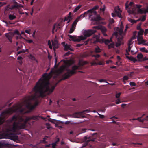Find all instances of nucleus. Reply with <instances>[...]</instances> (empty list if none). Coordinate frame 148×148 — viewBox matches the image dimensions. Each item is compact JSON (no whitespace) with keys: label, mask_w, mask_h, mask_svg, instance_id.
<instances>
[{"label":"nucleus","mask_w":148,"mask_h":148,"mask_svg":"<svg viewBox=\"0 0 148 148\" xmlns=\"http://www.w3.org/2000/svg\"><path fill=\"white\" fill-rule=\"evenodd\" d=\"M52 73L58 75L62 72L58 69L54 71H51L48 74L47 73H44L42 76V78L39 79L33 89L36 92L39 93L40 96L42 98L46 96L45 93L48 92V94H49L52 92L56 86L57 83L51 88H49V80L52 77Z\"/></svg>","instance_id":"1"},{"label":"nucleus","mask_w":148,"mask_h":148,"mask_svg":"<svg viewBox=\"0 0 148 148\" xmlns=\"http://www.w3.org/2000/svg\"><path fill=\"white\" fill-rule=\"evenodd\" d=\"M17 119L19 120V121L18 122H15L13 124L12 127L11 128L10 130L13 132H15L16 130H22V129H20L19 127L23 123H21L22 122L25 121V120L22 118V116L19 115L16 116L14 115L11 119L10 121L12 122L13 121H16Z\"/></svg>","instance_id":"2"},{"label":"nucleus","mask_w":148,"mask_h":148,"mask_svg":"<svg viewBox=\"0 0 148 148\" xmlns=\"http://www.w3.org/2000/svg\"><path fill=\"white\" fill-rule=\"evenodd\" d=\"M37 97L35 94L32 95L28 97V99H26L24 101V103L26 105V107L30 111L33 110L39 104L38 101H36L34 105H31V101L36 98Z\"/></svg>","instance_id":"3"},{"label":"nucleus","mask_w":148,"mask_h":148,"mask_svg":"<svg viewBox=\"0 0 148 148\" xmlns=\"http://www.w3.org/2000/svg\"><path fill=\"white\" fill-rule=\"evenodd\" d=\"M79 69V67L77 66L74 65L72 67L71 70H68V72L65 73L63 75V80H65L69 78L74 74H76V70Z\"/></svg>","instance_id":"4"},{"label":"nucleus","mask_w":148,"mask_h":148,"mask_svg":"<svg viewBox=\"0 0 148 148\" xmlns=\"http://www.w3.org/2000/svg\"><path fill=\"white\" fill-rule=\"evenodd\" d=\"M39 118H41V119H44L43 117L40 116L27 117L25 119V121L19 127V128L20 129H25L26 127V124L27 123L28 121L31 119L33 120H38Z\"/></svg>","instance_id":"5"},{"label":"nucleus","mask_w":148,"mask_h":148,"mask_svg":"<svg viewBox=\"0 0 148 148\" xmlns=\"http://www.w3.org/2000/svg\"><path fill=\"white\" fill-rule=\"evenodd\" d=\"M123 28L124 26L122 23L120 25V27H117L115 28V29H116V31L114 33V35L116 36V37H117L119 34L121 36H123V34H125L123 32Z\"/></svg>","instance_id":"6"},{"label":"nucleus","mask_w":148,"mask_h":148,"mask_svg":"<svg viewBox=\"0 0 148 148\" xmlns=\"http://www.w3.org/2000/svg\"><path fill=\"white\" fill-rule=\"evenodd\" d=\"M97 31L95 30L88 29L86 30L84 32V37H89L91 35L96 33Z\"/></svg>","instance_id":"7"},{"label":"nucleus","mask_w":148,"mask_h":148,"mask_svg":"<svg viewBox=\"0 0 148 148\" xmlns=\"http://www.w3.org/2000/svg\"><path fill=\"white\" fill-rule=\"evenodd\" d=\"M69 38L71 39V40L75 42H79L81 40H84L86 39V38L84 37L83 36H80L77 38L76 37H75L71 35H69Z\"/></svg>","instance_id":"8"},{"label":"nucleus","mask_w":148,"mask_h":148,"mask_svg":"<svg viewBox=\"0 0 148 148\" xmlns=\"http://www.w3.org/2000/svg\"><path fill=\"white\" fill-rule=\"evenodd\" d=\"M15 111L16 110L15 109H14L12 108H11L2 112L1 115H5L6 114H11Z\"/></svg>","instance_id":"9"},{"label":"nucleus","mask_w":148,"mask_h":148,"mask_svg":"<svg viewBox=\"0 0 148 148\" xmlns=\"http://www.w3.org/2000/svg\"><path fill=\"white\" fill-rule=\"evenodd\" d=\"M114 11L115 13L117 14V16L119 17V18H122V16L121 13L122 12V11L119 8V6H118L115 7L114 8Z\"/></svg>","instance_id":"10"},{"label":"nucleus","mask_w":148,"mask_h":148,"mask_svg":"<svg viewBox=\"0 0 148 148\" xmlns=\"http://www.w3.org/2000/svg\"><path fill=\"white\" fill-rule=\"evenodd\" d=\"M64 63L65 65H67L68 66H69L75 63V61L73 59H71L69 60H64Z\"/></svg>","instance_id":"11"},{"label":"nucleus","mask_w":148,"mask_h":148,"mask_svg":"<svg viewBox=\"0 0 148 148\" xmlns=\"http://www.w3.org/2000/svg\"><path fill=\"white\" fill-rule=\"evenodd\" d=\"M51 41L53 49L55 51L56 49L58 48L59 47L58 41L56 40H52Z\"/></svg>","instance_id":"12"},{"label":"nucleus","mask_w":148,"mask_h":148,"mask_svg":"<svg viewBox=\"0 0 148 148\" xmlns=\"http://www.w3.org/2000/svg\"><path fill=\"white\" fill-rule=\"evenodd\" d=\"M8 136L10 139L14 141H16L18 139V136L15 134H8Z\"/></svg>","instance_id":"13"},{"label":"nucleus","mask_w":148,"mask_h":148,"mask_svg":"<svg viewBox=\"0 0 148 148\" xmlns=\"http://www.w3.org/2000/svg\"><path fill=\"white\" fill-rule=\"evenodd\" d=\"M137 40L139 45L143 44L146 42V40H144L142 36H137Z\"/></svg>","instance_id":"14"},{"label":"nucleus","mask_w":148,"mask_h":148,"mask_svg":"<svg viewBox=\"0 0 148 148\" xmlns=\"http://www.w3.org/2000/svg\"><path fill=\"white\" fill-rule=\"evenodd\" d=\"M14 36V34L11 32L5 34V36L7 38L10 42H12V38Z\"/></svg>","instance_id":"15"},{"label":"nucleus","mask_w":148,"mask_h":148,"mask_svg":"<svg viewBox=\"0 0 148 148\" xmlns=\"http://www.w3.org/2000/svg\"><path fill=\"white\" fill-rule=\"evenodd\" d=\"M112 36L110 38V40H109L108 39H106L103 38L102 39H101V41L100 43H103L104 42L106 45H108L110 42H112Z\"/></svg>","instance_id":"16"},{"label":"nucleus","mask_w":148,"mask_h":148,"mask_svg":"<svg viewBox=\"0 0 148 148\" xmlns=\"http://www.w3.org/2000/svg\"><path fill=\"white\" fill-rule=\"evenodd\" d=\"M93 38L94 39H95V40L93 42V43H96L97 42H99L100 43V42L101 41V40L100 39H99V36L98 35H97L96 34H94L93 36Z\"/></svg>","instance_id":"17"},{"label":"nucleus","mask_w":148,"mask_h":148,"mask_svg":"<svg viewBox=\"0 0 148 148\" xmlns=\"http://www.w3.org/2000/svg\"><path fill=\"white\" fill-rule=\"evenodd\" d=\"M123 37L121 36L120 38H117V42L116 44V46L117 47L120 46L123 42Z\"/></svg>","instance_id":"18"},{"label":"nucleus","mask_w":148,"mask_h":148,"mask_svg":"<svg viewBox=\"0 0 148 148\" xmlns=\"http://www.w3.org/2000/svg\"><path fill=\"white\" fill-rule=\"evenodd\" d=\"M88 62L87 61H84L82 60L79 61L78 62V67L80 66H83L85 64H87Z\"/></svg>","instance_id":"19"},{"label":"nucleus","mask_w":148,"mask_h":148,"mask_svg":"<svg viewBox=\"0 0 148 148\" xmlns=\"http://www.w3.org/2000/svg\"><path fill=\"white\" fill-rule=\"evenodd\" d=\"M143 56L142 53H138L137 56L138 59V61L142 62V60L143 58Z\"/></svg>","instance_id":"20"},{"label":"nucleus","mask_w":148,"mask_h":148,"mask_svg":"<svg viewBox=\"0 0 148 148\" xmlns=\"http://www.w3.org/2000/svg\"><path fill=\"white\" fill-rule=\"evenodd\" d=\"M101 30L102 34H103V36H107L106 32L107 31V29L105 27H103L101 28Z\"/></svg>","instance_id":"21"},{"label":"nucleus","mask_w":148,"mask_h":148,"mask_svg":"<svg viewBox=\"0 0 148 148\" xmlns=\"http://www.w3.org/2000/svg\"><path fill=\"white\" fill-rule=\"evenodd\" d=\"M71 45H69L66 44L64 46V50L65 51H67L68 50H70L71 51H73V49L70 48Z\"/></svg>","instance_id":"22"},{"label":"nucleus","mask_w":148,"mask_h":148,"mask_svg":"<svg viewBox=\"0 0 148 148\" xmlns=\"http://www.w3.org/2000/svg\"><path fill=\"white\" fill-rule=\"evenodd\" d=\"M126 57L130 60L133 61L134 63H135L136 62L138 61L137 59L131 56L129 57L128 56H126Z\"/></svg>","instance_id":"23"},{"label":"nucleus","mask_w":148,"mask_h":148,"mask_svg":"<svg viewBox=\"0 0 148 148\" xmlns=\"http://www.w3.org/2000/svg\"><path fill=\"white\" fill-rule=\"evenodd\" d=\"M86 12L87 14L88 13H92L95 15H96L97 14L96 11H93V9H92L88 10Z\"/></svg>","instance_id":"24"},{"label":"nucleus","mask_w":148,"mask_h":148,"mask_svg":"<svg viewBox=\"0 0 148 148\" xmlns=\"http://www.w3.org/2000/svg\"><path fill=\"white\" fill-rule=\"evenodd\" d=\"M92 20L93 21H99L101 20V18L99 16H97L96 17H95L92 18Z\"/></svg>","instance_id":"25"},{"label":"nucleus","mask_w":148,"mask_h":148,"mask_svg":"<svg viewBox=\"0 0 148 148\" xmlns=\"http://www.w3.org/2000/svg\"><path fill=\"white\" fill-rule=\"evenodd\" d=\"M66 68V65H62L61 66L59 69L61 72L62 73Z\"/></svg>","instance_id":"26"},{"label":"nucleus","mask_w":148,"mask_h":148,"mask_svg":"<svg viewBox=\"0 0 148 148\" xmlns=\"http://www.w3.org/2000/svg\"><path fill=\"white\" fill-rule=\"evenodd\" d=\"M88 111V110H86L84 111H83L82 112L75 113L74 114V116L75 117L79 118V117L78 116V114H81L83 113V112H85V111Z\"/></svg>","instance_id":"27"},{"label":"nucleus","mask_w":148,"mask_h":148,"mask_svg":"<svg viewBox=\"0 0 148 148\" xmlns=\"http://www.w3.org/2000/svg\"><path fill=\"white\" fill-rule=\"evenodd\" d=\"M144 32V31L143 29L141 30H140L138 32L137 36H142Z\"/></svg>","instance_id":"28"},{"label":"nucleus","mask_w":148,"mask_h":148,"mask_svg":"<svg viewBox=\"0 0 148 148\" xmlns=\"http://www.w3.org/2000/svg\"><path fill=\"white\" fill-rule=\"evenodd\" d=\"M101 49L99 48L98 47L95 48L94 52L96 53H99L101 52Z\"/></svg>","instance_id":"29"},{"label":"nucleus","mask_w":148,"mask_h":148,"mask_svg":"<svg viewBox=\"0 0 148 148\" xmlns=\"http://www.w3.org/2000/svg\"><path fill=\"white\" fill-rule=\"evenodd\" d=\"M16 18V16L14 15L10 14L9 15V18L10 20H14Z\"/></svg>","instance_id":"30"},{"label":"nucleus","mask_w":148,"mask_h":148,"mask_svg":"<svg viewBox=\"0 0 148 148\" xmlns=\"http://www.w3.org/2000/svg\"><path fill=\"white\" fill-rule=\"evenodd\" d=\"M140 50L143 52L145 53H148V50L146 49L145 47L141 48L140 49Z\"/></svg>","instance_id":"31"},{"label":"nucleus","mask_w":148,"mask_h":148,"mask_svg":"<svg viewBox=\"0 0 148 148\" xmlns=\"http://www.w3.org/2000/svg\"><path fill=\"white\" fill-rule=\"evenodd\" d=\"M140 50L143 52L145 53H148V50L146 49L145 47L141 48L140 49Z\"/></svg>","instance_id":"32"},{"label":"nucleus","mask_w":148,"mask_h":148,"mask_svg":"<svg viewBox=\"0 0 148 148\" xmlns=\"http://www.w3.org/2000/svg\"><path fill=\"white\" fill-rule=\"evenodd\" d=\"M140 50L143 52L145 53H148V50L146 49L145 47L141 48L140 49Z\"/></svg>","instance_id":"33"},{"label":"nucleus","mask_w":148,"mask_h":148,"mask_svg":"<svg viewBox=\"0 0 148 148\" xmlns=\"http://www.w3.org/2000/svg\"><path fill=\"white\" fill-rule=\"evenodd\" d=\"M81 7V5H79L76 7L73 10L74 12H75L77 11Z\"/></svg>","instance_id":"34"},{"label":"nucleus","mask_w":148,"mask_h":148,"mask_svg":"<svg viewBox=\"0 0 148 148\" xmlns=\"http://www.w3.org/2000/svg\"><path fill=\"white\" fill-rule=\"evenodd\" d=\"M71 18V16L69 15L67 17H65V18L64 21H68V23H69L70 21Z\"/></svg>","instance_id":"35"},{"label":"nucleus","mask_w":148,"mask_h":148,"mask_svg":"<svg viewBox=\"0 0 148 148\" xmlns=\"http://www.w3.org/2000/svg\"><path fill=\"white\" fill-rule=\"evenodd\" d=\"M128 79L129 78L126 75L124 76L123 77V82L125 84L126 83L125 81L128 80Z\"/></svg>","instance_id":"36"},{"label":"nucleus","mask_w":148,"mask_h":148,"mask_svg":"<svg viewBox=\"0 0 148 148\" xmlns=\"http://www.w3.org/2000/svg\"><path fill=\"white\" fill-rule=\"evenodd\" d=\"M48 120L50 122H51L52 123H57V121L56 120L52 119L51 118H50L48 119Z\"/></svg>","instance_id":"37"},{"label":"nucleus","mask_w":148,"mask_h":148,"mask_svg":"<svg viewBox=\"0 0 148 148\" xmlns=\"http://www.w3.org/2000/svg\"><path fill=\"white\" fill-rule=\"evenodd\" d=\"M86 14H86V12H85L83 14H81L80 16L79 17H78L77 18V19H79V18H83L85 16V15Z\"/></svg>","instance_id":"38"},{"label":"nucleus","mask_w":148,"mask_h":148,"mask_svg":"<svg viewBox=\"0 0 148 148\" xmlns=\"http://www.w3.org/2000/svg\"><path fill=\"white\" fill-rule=\"evenodd\" d=\"M114 43L113 42L111 44H110V45H108V47L109 49H110L111 48H114Z\"/></svg>","instance_id":"39"},{"label":"nucleus","mask_w":148,"mask_h":148,"mask_svg":"<svg viewBox=\"0 0 148 148\" xmlns=\"http://www.w3.org/2000/svg\"><path fill=\"white\" fill-rule=\"evenodd\" d=\"M48 44L49 46V48L51 49H52V46L50 40H49L48 41Z\"/></svg>","instance_id":"40"},{"label":"nucleus","mask_w":148,"mask_h":148,"mask_svg":"<svg viewBox=\"0 0 148 148\" xmlns=\"http://www.w3.org/2000/svg\"><path fill=\"white\" fill-rule=\"evenodd\" d=\"M75 28L74 27H73L72 26V27L71 28H70V30L69 31V33H71L74 31L75 29Z\"/></svg>","instance_id":"41"},{"label":"nucleus","mask_w":148,"mask_h":148,"mask_svg":"<svg viewBox=\"0 0 148 148\" xmlns=\"http://www.w3.org/2000/svg\"><path fill=\"white\" fill-rule=\"evenodd\" d=\"M98 65H104L105 64V62L103 61H100L97 63Z\"/></svg>","instance_id":"42"},{"label":"nucleus","mask_w":148,"mask_h":148,"mask_svg":"<svg viewBox=\"0 0 148 148\" xmlns=\"http://www.w3.org/2000/svg\"><path fill=\"white\" fill-rule=\"evenodd\" d=\"M133 120H138L140 122H143L144 121V119H141V117H139V118H138L137 119H133Z\"/></svg>","instance_id":"43"},{"label":"nucleus","mask_w":148,"mask_h":148,"mask_svg":"<svg viewBox=\"0 0 148 148\" xmlns=\"http://www.w3.org/2000/svg\"><path fill=\"white\" fill-rule=\"evenodd\" d=\"M128 20L130 22L133 23H136L137 22V21L131 18L129 19Z\"/></svg>","instance_id":"44"},{"label":"nucleus","mask_w":148,"mask_h":148,"mask_svg":"<svg viewBox=\"0 0 148 148\" xmlns=\"http://www.w3.org/2000/svg\"><path fill=\"white\" fill-rule=\"evenodd\" d=\"M3 118L0 117V124H2L4 122Z\"/></svg>","instance_id":"45"},{"label":"nucleus","mask_w":148,"mask_h":148,"mask_svg":"<svg viewBox=\"0 0 148 148\" xmlns=\"http://www.w3.org/2000/svg\"><path fill=\"white\" fill-rule=\"evenodd\" d=\"M101 28L99 26H94L93 27V28L94 29H97V30H101Z\"/></svg>","instance_id":"46"},{"label":"nucleus","mask_w":148,"mask_h":148,"mask_svg":"<svg viewBox=\"0 0 148 148\" xmlns=\"http://www.w3.org/2000/svg\"><path fill=\"white\" fill-rule=\"evenodd\" d=\"M121 92H119L118 93H116V97L117 98H119L120 95L121 94Z\"/></svg>","instance_id":"47"},{"label":"nucleus","mask_w":148,"mask_h":148,"mask_svg":"<svg viewBox=\"0 0 148 148\" xmlns=\"http://www.w3.org/2000/svg\"><path fill=\"white\" fill-rule=\"evenodd\" d=\"M138 12L139 13L142 14L143 13V11L141 9H139L138 10Z\"/></svg>","instance_id":"48"},{"label":"nucleus","mask_w":148,"mask_h":148,"mask_svg":"<svg viewBox=\"0 0 148 148\" xmlns=\"http://www.w3.org/2000/svg\"><path fill=\"white\" fill-rule=\"evenodd\" d=\"M91 64L92 66H94L98 65L97 63H96L95 62L91 63Z\"/></svg>","instance_id":"49"},{"label":"nucleus","mask_w":148,"mask_h":148,"mask_svg":"<svg viewBox=\"0 0 148 148\" xmlns=\"http://www.w3.org/2000/svg\"><path fill=\"white\" fill-rule=\"evenodd\" d=\"M77 19L76 20H75L73 22L72 25V26H73V27H74L75 25V26L76 25L77 23Z\"/></svg>","instance_id":"50"},{"label":"nucleus","mask_w":148,"mask_h":148,"mask_svg":"<svg viewBox=\"0 0 148 148\" xmlns=\"http://www.w3.org/2000/svg\"><path fill=\"white\" fill-rule=\"evenodd\" d=\"M146 20V16H143L142 17L141 20L142 21H144Z\"/></svg>","instance_id":"51"},{"label":"nucleus","mask_w":148,"mask_h":148,"mask_svg":"<svg viewBox=\"0 0 148 148\" xmlns=\"http://www.w3.org/2000/svg\"><path fill=\"white\" fill-rule=\"evenodd\" d=\"M131 86H135L136 85V83L133 82H131L130 83Z\"/></svg>","instance_id":"52"},{"label":"nucleus","mask_w":148,"mask_h":148,"mask_svg":"<svg viewBox=\"0 0 148 148\" xmlns=\"http://www.w3.org/2000/svg\"><path fill=\"white\" fill-rule=\"evenodd\" d=\"M93 57H95L96 58H98L100 57V55L99 54L93 55L92 56Z\"/></svg>","instance_id":"53"},{"label":"nucleus","mask_w":148,"mask_h":148,"mask_svg":"<svg viewBox=\"0 0 148 148\" xmlns=\"http://www.w3.org/2000/svg\"><path fill=\"white\" fill-rule=\"evenodd\" d=\"M148 33V29H146L144 32L145 36H146Z\"/></svg>","instance_id":"54"},{"label":"nucleus","mask_w":148,"mask_h":148,"mask_svg":"<svg viewBox=\"0 0 148 148\" xmlns=\"http://www.w3.org/2000/svg\"><path fill=\"white\" fill-rule=\"evenodd\" d=\"M137 29L138 30H142L143 29L141 27V25H139L137 26Z\"/></svg>","instance_id":"55"},{"label":"nucleus","mask_w":148,"mask_h":148,"mask_svg":"<svg viewBox=\"0 0 148 148\" xmlns=\"http://www.w3.org/2000/svg\"><path fill=\"white\" fill-rule=\"evenodd\" d=\"M99 8V6L98 5H96L92 9H93V11H95L96 10L98 9Z\"/></svg>","instance_id":"56"},{"label":"nucleus","mask_w":148,"mask_h":148,"mask_svg":"<svg viewBox=\"0 0 148 148\" xmlns=\"http://www.w3.org/2000/svg\"><path fill=\"white\" fill-rule=\"evenodd\" d=\"M128 26L127 25L125 27V31L124 32V34H125L126 33L127 30V29H128Z\"/></svg>","instance_id":"57"},{"label":"nucleus","mask_w":148,"mask_h":148,"mask_svg":"<svg viewBox=\"0 0 148 148\" xmlns=\"http://www.w3.org/2000/svg\"><path fill=\"white\" fill-rule=\"evenodd\" d=\"M116 104H119L121 103L120 100V99H117L116 100Z\"/></svg>","instance_id":"58"},{"label":"nucleus","mask_w":148,"mask_h":148,"mask_svg":"<svg viewBox=\"0 0 148 148\" xmlns=\"http://www.w3.org/2000/svg\"><path fill=\"white\" fill-rule=\"evenodd\" d=\"M132 40H131V39L129 40V43H128V46H130L132 44Z\"/></svg>","instance_id":"59"},{"label":"nucleus","mask_w":148,"mask_h":148,"mask_svg":"<svg viewBox=\"0 0 148 148\" xmlns=\"http://www.w3.org/2000/svg\"><path fill=\"white\" fill-rule=\"evenodd\" d=\"M30 30H26L25 31V32L27 33L28 34H30Z\"/></svg>","instance_id":"60"},{"label":"nucleus","mask_w":148,"mask_h":148,"mask_svg":"<svg viewBox=\"0 0 148 148\" xmlns=\"http://www.w3.org/2000/svg\"><path fill=\"white\" fill-rule=\"evenodd\" d=\"M26 41L27 42L29 43H31L33 42V41L32 40H27Z\"/></svg>","instance_id":"61"},{"label":"nucleus","mask_w":148,"mask_h":148,"mask_svg":"<svg viewBox=\"0 0 148 148\" xmlns=\"http://www.w3.org/2000/svg\"><path fill=\"white\" fill-rule=\"evenodd\" d=\"M148 60V58H147L146 57L143 58L142 60V62L145 60Z\"/></svg>","instance_id":"62"},{"label":"nucleus","mask_w":148,"mask_h":148,"mask_svg":"<svg viewBox=\"0 0 148 148\" xmlns=\"http://www.w3.org/2000/svg\"><path fill=\"white\" fill-rule=\"evenodd\" d=\"M55 29V25H53V29L52 30V33L53 34L54 33V30Z\"/></svg>","instance_id":"63"},{"label":"nucleus","mask_w":148,"mask_h":148,"mask_svg":"<svg viewBox=\"0 0 148 148\" xmlns=\"http://www.w3.org/2000/svg\"><path fill=\"white\" fill-rule=\"evenodd\" d=\"M114 22V19H112L110 21V23L111 24H112Z\"/></svg>","instance_id":"64"}]
</instances>
